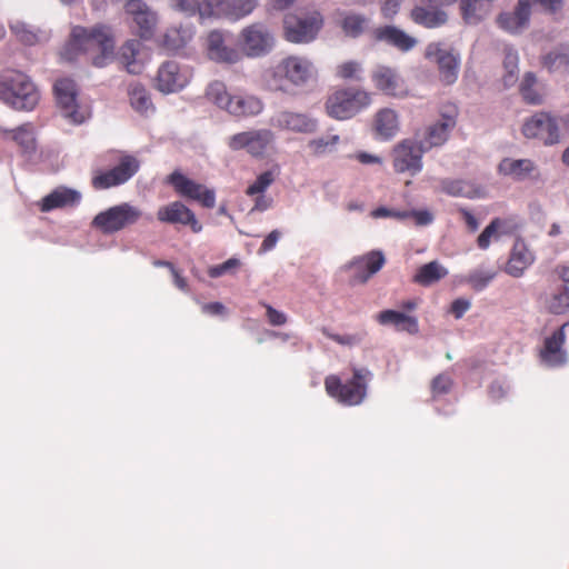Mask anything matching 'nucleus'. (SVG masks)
Listing matches in <instances>:
<instances>
[{
	"mask_svg": "<svg viewBox=\"0 0 569 569\" xmlns=\"http://www.w3.org/2000/svg\"><path fill=\"white\" fill-rule=\"evenodd\" d=\"M114 42L110 31L104 26H96L91 29L74 27L70 41L64 47L61 56L68 61L76 59L79 52L99 50L100 54L92 60L96 67L102 68L113 59Z\"/></svg>",
	"mask_w": 569,
	"mask_h": 569,
	"instance_id": "1",
	"label": "nucleus"
},
{
	"mask_svg": "<svg viewBox=\"0 0 569 569\" xmlns=\"http://www.w3.org/2000/svg\"><path fill=\"white\" fill-rule=\"evenodd\" d=\"M40 99L36 84L23 72L6 70L0 74V100L16 110L30 111Z\"/></svg>",
	"mask_w": 569,
	"mask_h": 569,
	"instance_id": "2",
	"label": "nucleus"
},
{
	"mask_svg": "<svg viewBox=\"0 0 569 569\" xmlns=\"http://www.w3.org/2000/svg\"><path fill=\"white\" fill-rule=\"evenodd\" d=\"M372 373L366 368H353L350 380L342 382L338 376H328L325 386L328 395L345 406H358L367 396V383Z\"/></svg>",
	"mask_w": 569,
	"mask_h": 569,
	"instance_id": "3",
	"label": "nucleus"
},
{
	"mask_svg": "<svg viewBox=\"0 0 569 569\" xmlns=\"http://www.w3.org/2000/svg\"><path fill=\"white\" fill-rule=\"evenodd\" d=\"M316 73L317 69L310 59L302 56L286 57L272 70L274 89L284 91L283 81L295 87H303Z\"/></svg>",
	"mask_w": 569,
	"mask_h": 569,
	"instance_id": "4",
	"label": "nucleus"
},
{
	"mask_svg": "<svg viewBox=\"0 0 569 569\" xmlns=\"http://www.w3.org/2000/svg\"><path fill=\"white\" fill-rule=\"evenodd\" d=\"M371 103V94L359 89L336 91L326 103L327 112L337 120H347L356 116Z\"/></svg>",
	"mask_w": 569,
	"mask_h": 569,
	"instance_id": "5",
	"label": "nucleus"
},
{
	"mask_svg": "<svg viewBox=\"0 0 569 569\" xmlns=\"http://www.w3.org/2000/svg\"><path fill=\"white\" fill-rule=\"evenodd\" d=\"M257 0H202L199 7L201 19H227L238 21L249 16Z\"/></svg>",
	"mask_w": 569,
	"mask_h": 569,
	"instance_id": "6",
	"label": "nucleus"
},
{
	"mask_svg": "<svg viewBox=\"0 0 569 569\" xmlns=\"http://www.w3.org/2000/svg\"><path fill=\"white\" fill-rule=\"evenodd\" d=\"M322 24L323 20L319 12L288 14L283 20L284 37L292 43H309L316 39Z\"/></svg>",
	"mask_w": 569,
	"mask_h": 569,
	"instance_id": "7",
	"label": "nucleus"
},
{
	"mask_svg": "<svg viewBox=\"0 0 569 569\" xmlns=\"http://www.w3.org/2000/svg\"><path fill=\"white\" fill-rule=\"evenodd\" d=\"M425 57L438 66L439 76L443 83L457 81L460 68V54L445 42H431L426 47Z\"/></svg>",
	"mask_w": 569,
	"mask_h": 569,
	"instance_id": "8",
	"label": "nucleus"
},
{
	"mask_svg": "<svg viewBox=\"0 0 569 569\" xmlns=\"http://www.w3.org/2000/svg\"><path fill=\"white\" fill-rule=\"evenodd\" d=\"M269 124L279 131L307 136L316 133L319 129V120L311 113L290 109L274 112L269 119Z\"/></svg>",
	"mask_w": 569,
	"mask_h": 569,
	"instance_id": "9",
	"label": "nucleus"
},
{
	"mask_svg": "<svg viewBox=\"0 0 569 569\" xmlns=\"http://www.w3.org/2000/svg\"><path fill=\"white\" fill-rule=\"evenodd\" d=\"M141 217V211L124 202L98 213L92 224L103 233H113L127 226L136 223Z\"/></svg>",
	"mask_w": 569,
	"mask_h": 569,
	"instance_id": "10",
	"label": "nucleus"
},
{
	"mask_svg": "<svg viewBox=\"0 0 569 569\" xmlns=\"http://www.w3.org/2000/svg\"><path fill=\"white\" fill-rule=\"evenodd\" d=\"M274 140L272 130L257 129L232 134L227 144L232 151L246 150L250 156L261 158Z\"/></svg>",
	"mask_w": 569,
	"mask_h": 569,
	"instance_id": "11",
	"label": "nucleus"
},
{
	"mask_svg": "<svg viewBox=\"0 0 569 569\" xmlns=\"http://www.w3.org/2000/svg\"><path fill=\"white\" fill-rule=\"evenodd\" d=\"M243 53L249 58H259L268 54L274 47V37L270 29L256 22L240 32Z\"/></svg>",
	"mask_w": 569,
	"mask_h": 569,
	"instance_id": "12",
	"label": "nucleus"
},
{
	"mask_svg": "<svg viewBox=\"0 0 569 569\" xmlns=\"http://www.w3.org/2000/svg\"><path fill=\"white\" fill-rule=\"evenodd\" d=\"M427 152L416 140L406 139L399 142L392 151L393 168L399 173L408 172L416 176L422 170V156Z\"/></svg>",
	"mask_w": 569,
	"mask_h": 569,
	"instance_id": "13",
	"label": "nucleus"
},
{
	"mask_svg": "<svg viewBox=\"0 0 569 569\" xmlns=\"http://www.w3.org/2000/svg\"><path fill=\"white\" fill-rule=\"evenodd\" d=\"M191 78L192 70L187 64L166 61L158 69L156 88L162 93H174L187 87Z\"/></svg>",
	"mask_w": 569,
	"mask_h": 569,
	"instance_id": "14",
	"label": "nucleus"
},
{
	"mask_svg": "<svg viewBox=\"0 0 569 569\" xmlns=\"http://www.w3.org/2000/svg\"><path fill=\"white\" fill-rule=\"evenodd\" d=\"M231 34L223 30H211L207 38L204 50L207 57L217 63L234 64L242 58V53L230 44Z\"/></svg>",
	"mask_w": 569,
	"mask_h": 569,
	"instance_id": "15",
	"label": "nucleus"
},
{
	"mask_svg": "<svg viewBox=\"0 0 569 569\" xmlns=\"http://www.w3.org/2000/svg\"><path fill=\"white\" fill-rule=\"evenodd\" d=\"M167 182L183 198L196 200L206 208H213L216 206L214 190L208 189L203 184L189 179L179 170H174L169 174Z\"/></svg>",
	"mask_w": 569,
	"mask_h": 569,
	"instance_id": "16",
	"label": "nucleus"
},
{
	"mask_svg": "<svg viewBox=\"0 0 569 569\" xmlns=\"http://www.w3.org/2000/svg\"><path fill=\"white\" fill-rule=\"evenodd\" d=\"M523 134L529 139H539L545 144H553L560 140L559 121L548 112H538L526 120Z\"/></svg>",
	"mask_w": 569,
	"mask_h": 569,
	"instance_id": "17",
	"label": "nucleus"
},
{
	"mask_svg": "<svg viewBox=\"0 0 569 569\" xmlns=\"http://www.w3.org/2000/svg\"><path fill=\"white\" fill-rule=\"evenodd\" d=\"M53 90L62 116L72 123H82L86 120V114L78 108L76 82L70 78L58 79Z\"/></svg>",
	"mask_w": 569,
	"mask_h": 569,
	"instance_id": "18",
	"label": "nucleus"
},
{
	"mask_svg": "<svg viewBox=\"0 0 569 569\" xmlns=\"http://www.w3.org/2000/svg\"><path fill=\"white\" fill-rule=\"evenodd\" d=\"M139 167L140 163L136 157L122 156L118 166L97 173L92 179V184L96 189H109L123 184L137 173Z\"/></svg>",
	"mask_w": 569,
	"mask_h": 569,
	"instance_id": "19",
	"label": "nucleus"
},
{
	"mask_svg": "<svg viewBox=\"0 0 569 569\" xmlns=\"http://www.w3.org/2000/svg\"><path fill=\"white\" fill-rule=\"evenodd\" d=\"M386 259L380 250H373L369 253L357 257L342 267L345 271H351L352 284L366 283L371 276L377 273L385 264Z\"/></svg>",
	"mask_w": 569,
	"mask_h": 569,
	"instance_id": "20",
	"label": "nucleus"
},
{
	"mask_svg": "<svg viewBox=\"0 0 569 569\" xmlns=\"http://www.w3.org/2000/svg\"><path fill=\"white\" fill-rule=\"evenodd\" d=\"M371 80L375 87L386 96L397 99L409 96L406 82L396 69L378 66L371 73Z\"/></svg>",
	"mask_w": 569,
	"mask_h": 569,
	"instance_id": "21",
	"label": "nucleus"
},
{
	"mask_svg": "<svg viewBox=\"0 0 569 569\" xmlns=\"http://www.w3.org/2000/svg\"><path fill=\"white\" fill-rule=\"evenodd\" d=\"M124 10L132 17L140 38L150 39L158 22L157 13L142 0H128Z\"/></svg>",
	"mask_w": 569,
	"mask_h": 569,
	"instance_id": "22",
	"label": "nucleus"
},
{
	"mask_svg": "<svg viewBox=\"0 0 569 569\" xmlns=\"http://www.w3.org/2000/svg\"><path fill=\"white\" fill-rule=\"evenodd\" d=\"M455 126V116L442 114L439 120L429 124L421 134L417 136V141L426 151H429L435 147H440L447 141L449 133Z\"/></svg>",
	"mask_w": 569,
	"mask_h": 569,
	"instance_id": "23",
	"label": "nucleus"
},
{
	"mask_svg": "<svg viewBox=\"0 0 569 569\" xmlns=\"http://www.w3.org/2000/svg\"><path fill=\"white\" fill-rule=\"evenodd\" d=\"M157 218L162 222L190 226L193 232H200L202 226L194 213L180 201H173L158 210Z\"/></svg>",
	"mask_w": 569,
	"mask_h": 569,
	"instance_id": "24",
	"label": "nucleus"
},
{
	"mask_svg": "<svg viewBox=\"0 0 569 569\" xmlns=\"http://www.w3.org/2000/svg\"><path fill=\"white\" fill-rule=\"evenodd\" d=\"M565 323L550 337L546 338L543 349L540 351L541 361L548 367H559L567 362V353L562 349L566 340Z\"/></svg>",
	"mask_w": 569,
	"mask_h": 569,
	"instance_id": "25",
	"label": "nucleus"
},
{
	"mask_svg": "<svg viewBox=\"0 0 569 569\" xmlns=\"http://www.w3.org/2000/svg\"><path fill=\"white\" fill-rule=\"evenodd\" d=\"M533 252L528 248L523 240L517 239L507 262L506 272L511 277L519 278L533 263Z\"/></svg>",
	"mask_w": 569,
	"mask_h": 569,
	"instance_id": "26",
	"label": "nucleus"
},
{
	"mask_svg": "<svg viewBox=\"0 0 569 569\" xmlns=\"http://www.w3.org/2000/svg\"><path fill=\"white\" fill-rule=\"evenodd\" d=\"M530 16L527 0H518L513 12H503L498 17V24L510 33H518L528 27Z\"/></svg>",
	"mask_w": 569,
	"mask_h": 569,
	"instance_id": "27",
	"label": "nucleus"
},
{
	"mask_svg": "<svg viewBox=\"0 0 569 569\" xmlns=\"http://www.w3.org/2000/svg\"><path fill=\"white\" fill-rule=\"evenodd\" d=\"M142 43L137 39L127 40L117 53V60L130 74H140L143 71V62L140 58Z\"/></svg>",
	"mask_w": 569,
	"mask_h": 569,
	"instance_id": "28",
	"label": "nucleus"
},
{
	"mask_svg": "<svg viewBox=\"0 0 569 569\" xmlns=\"http://www.w3.org/2000/svg\"><path fill=\"white\" fill-rule=\"evenodd\" d=\"M263 108L264 104L258 97L248 93H239L232 96L227 112L233 117L248 118L260 114Z\"/></svg>",
	"mask_w": 569,
	"mask_h": 569,
	"instance_id": "29",
	"label": "nucleus"
},
{
	"mask_svg": "<svg viewBox=\"0 0 569 569\" xmlns=\"http://www.w3.org/2000/svg\"><path fill=\"white\" fill-rule=\"evenodd\" d=\"M499 173L522 181L536 177L537 167L530 159L505 158L498 166Z\"/></svg>",
	"mask_w": 569,
	"mask_h": 569,
	"instance_id": "30",
	"label": "nucleus"
},
{
	"mask_svg": "<svg viewBox=\"0 0 569 569\" xmlns=\"http://www.w3.org/2000/svg\"><path fill=\"white\" fill-rule=\"evenodd\" d=\"M373 129L379 139H392L400 129L398 112L390 108L379 110L375 116Z\"/></svg>",
	"mask_w": 569,
	"mask_h": 569,
	"instance_id": "31",
	"label": "nucleus"
},
{
	"mask_svg": "<svg viewBox=\"0 0 569 569\" xmlns=\"http://www.w3.org/2000/svg\"><path fill=\"white\" fill-rule=\"evenodd\" d=\"M438 7L435 4L431 7L416 6L410 12V18L415 23L428 29L441 27L447 22L448 16Z\"/></svg>",
	"mask_w": 569,
	"mask_h": 569,
	"instance_id": "32",
	"label": "nucleus"
},
{
	"mask_svg": "<svg viewBox=\"0 0 569 569\" xmlns=\"http://www.w3.org/2000/svg\"><path fill=\"white\" fill-rule=\"evenodd\" d=\"M495 0H460L462 18L468 24H478L485 20Z\"/></svg>",
	"mask_w": 569,
	"mask_h": 569,
	"instance_id": "33",
	"label": "nucleus"
},
{
	"mask_svg": "<svg viewBox=\"0 0 569 569\" xmlns=\"http://www.w3.org/2000/svg\"><path fill=\"white\" fill-rule=\"evenodd\" d=\"M377 38L396 47L401 51H409L417 44V39L406 33L403 30L387 26L377 30Z\"/></svg>",
	"mask_w": 569,
	"mask_h": 569,
	"instance_id": "34",
	"label": "nucleus"
},
{
	"mask_svg": "<svg viewBox=\"0 0 569 569\" xmlns=\"http://www.w3.org/2000/svg\"><path fill=\"white\" fill-rule=\"evenodd\" d=\"M80 193L72 189L59 188L42 199L41 210L47 212L57 208L73 206L80 201Z\"/></svg>",
	"mask_w": 569,
	"mask_h": 569,
	"instance_id": "35",
	"label": "nucleus"
},
{
	"mask_svg": "<svg viewBox=\"0 0 569 569\" xmlns=\"http://www.w3.org/2000/svg\"><path fill=\"white\" fill-rule=\"evenodd\" d=\"M130 106L142 116H149L154 111L149 91L139 82H131L128 86Z\"/></svg>",
	"mask_w": 569,
	"mask_h": 569,
	"instance_id": "36",
	"label": "nucleus"
},
{
	"mask_svg": "<svg viewBox=\"0 0 569 569\" xmlns=\"http://www.w3.org/2000/svg\"><path fill=\"white\" fill-rule=\"evenodd\" d=\"M542 66L550 72L569 73V46L561 44L542 57Z\"/></svg>",
	"mask_w": 569,
	"mask_h": 569,
	"instance_id": "37",
	"label": "nucleus"
},
{
	"mask_svg": "<svg viewBox=\"0 0 569 569\" xmlns=\"http://www.w3.org/2000/svg\"><path fill=\"white\" fill-rule=\"evenodd\" d=\"M6 132L9 133L10 138L21 148L23 154L30 157L36 152V133L31 123H23Z\"/></svg>",
	"mask_w": 569,
	"mask_h": 569,
	"instance_id": "38",
	"label": "nucleus"
},
{
	"mask_svg": "<svg viewBox=\"0 0 569 569\" xmlns=\"http://www.w3.org/2000/svg\"><path fill=\"white\" fill-rule=\"evenodd\" d=\"M340 142V136L326 133L310 139L307 142V149L316 158H322L337 151Z\"/></svg>",
	"mask_w": 569,
	"mask_h": 569,
	"instance_id": "39",
	"label": "nucleus"
},
{
	"mask_svg": "<svg viewBox=\"0 0 569 569\" xmlns=\"http://www.w3.org/2000/svg\"><path fill=\"white\" fill-rule=\"evenodd\" d=\"M378 320L381 325H393L398 329L406 330L409 333L418 332L417 319L399 311L385 310L379 313Z\"/></svg>",
	"mask_w": 569,
	"mask_h": 569,
	"instance_id": "40",
	"label": "nucleus"
},
{
	"mask_svg": "<svg viewBox=\"0 0 569 569\" xmlns=\"http://www.w3.org/2000/svg\"><path fill=\"white\" fill-rule=\"evenodd\" d=\"M447 274V268L435 260L421 266L413 280L421 286L428 287L443 279Z\"/></svg>",
	"mask_w": 569,
	"mask_h": 569,
	"instance_id": "41",
	"label": "nucleus"
},
{
	"mask_svg": "<svg viewBox=\"0 0 569 569\" xmlns=\"http://www.w3.org/2000/svg\"><path fill=\"white\" fill-rule=\"evenodd\" d=\"M194 28L191 24H181L167 30L164 34V44L170 50H179L192 40Z\"/></svg>",
	"mask_w": 569,
	"mask_h": 569,
	"instance_id": "42",
	"label": "nucleus"
},
{
	"mask_svg": "<svg viewBox=\"0 0 569 569\" xmlns=\"http://www.w3.org/2000/svg\"><path fill=\"white\" fill-rule=\"evenodd\" d=\"M11 30L21 42L28 46H32L48 39V33L46 31L36 29L34 27L21 21L12 23Z\"/></svg>",
	"mask_w": 569,
	"mask_h": 569,
	"instance_id": "43",
	"label": "nucleus"
},
{
	"mask_svg": "<svg viewBox=\"0 0 569 569\" xmlns=\"http://www.w3.org/2000/svg\"><path fill=\"white\" fill-rule=\"evenodd\" d=\"M518 52L510 47H506L503 58L505 74L502 77V81L506 88L512 87L518 81Z\"/></svg>",
	"mask_w": 569,
	"mask_h": 569,
	"instance_id": "44",
	"label": "nucleus"
},
{
	"mask_svg": "<svg viewBox=\"0 0 569 569\" xmlns=\"http://www.w3.org/2000/svg\"><path fill=\"white\" fill-rule=\"evenodd\" d=\"M207 98L223 110H228L233 94L228 93L227 88L221 81L211 82L206 91Z\"/></svg>",
	"mask_w": 569,
	"mask_h": 569,
	"instance_id": "45",
	"label": "nucleus"
},
{
	"mask_svg": "<svg viewBox=\"0 0 569 569\" xmlns=\"http://www.w3.org/2000/svg\"><path fill=\"white\" fill-rule=\"evenodd\" d=\"M496 270L479 267L468 274L466 281L476 291H482L496 278Z\"/></svg>",
	"mask_w": 569,
	"mask_h": 569,
	"instance_id": "46",
	"label": "nucleus"
},
{
	"mask_svg": "<svg viewBox=\"0 0 569 569\" xmlns=\"http://www.w3.org/2000/svg\"><path fill=\"white\" fill-rule=\"evenodd\" d=\"M536 82V74L533 72H527L520 83V92L523 99L531 104H538L541 101V97L533 90Z\"/></svg>",
	"mask_w": 569,
	"mask_h": 569,
	"instance_id": "47",
	"label": "nucleus"
},
{
	"mask_svg": "<svg viewBox=\"0 0 569 569\" xmlns=\"http://www.w3.org/2000/svg\"><path fill=\"white\" fill-rule=\"evenodd\" d=\"M362 64L353 60L342 62L337 67V76L345 80L359 81L362 79Z\"/></svg>",
	"mask_w": 569,
	"mask_h": 569,
	"instance_id": "48",
	"label": "nucleus"
},
{
	"mask_svg": "<svg viewBox=\"0 0 569 569\" xmlns=\"http://www.w3.org/2000/svg\"><path fill=\"white\" fill-rule=\"evenodd\" d=\"M276 173L273 170H268L260 173L254 182L247 189L248 196L262 194L273 183Z\"/></svg>",
	"mask_w": 569,
	"mask_h": 569,
	"instance_id": "49",
	"label": "nucleus"
},
{
	"mask_svg": "<svg viewBox=\"0 0 569 569\" xmlns=\"http://www.w3.org/2000/svg\"><path fill=\"white\" fill-rule=\"evenodd\" d=\"M548 309L555 315H562L569 309V288H562L552 295L548 302Z\"/></svg>",
	"mask_w": 569,
	"mask_h": 569,
	"instance_id": "50",
	"label": "nucleus"
},
{
	"mask_svg": "<svg viewBox=\"0 0 569 569\" xmlns=\"http://www.w3.org/2000/svg\"><path fill=\"white\" fill-rule=\"evenodd\" d=\"M442 190L453 197H471V187L463 180H443Z\"/></svg>",
	"mask_w": 569,
	"mask_h": 569,
	"instance_id": "51",
	"label": "nucleus"
},
{
	"mask_svg": "<svg viewBox=\"0 0 569 569\" xmlns=\"http://www.w3.org/2000/svg\"><path fill=\"white\" fill-rule=\"evenodd\" d=\"M502 222L499 219H493L479 234L477 239L478 247L482 250L489 248L491 239H497V231L501 227Z\"/></svg>",
	"mask_w": 569,
	"mask_h": 569,
	"instance_id": "52",
	"label": "nucleus"
},
{
	"mask_svg": "<svg viewBox=\"0 0 569 569\" xmlns=\"http://www.w3.org/2000/svg\"><path fill=\"white\" fill-rule=\"evenodd\" d=\"M322 333L325 336H327L328 338L332 339L333 341H336L337 343H339L341 346H347V347H353V346L359 345L366 336L365 332H356V333H351V335H337V333L330 332L326 328L322 329Z\"/></svg>",
	"mask_w": 569,
	"mask_h": 569,
	"instance_id": "53",
	"label": "nucleus"
},
{
	"mask_svg": "<svg viewBox=\"0 0 569 569\" xmlns=\"http://www.w3.org/2000/svg\"><path fill=\"white\" fill-rule=\"evenodd\" d=\"M366 19L360 14H349L343 19V30L350 36H358L362 32Z\"/></svg>",
	"mask_w": 569,
	"mask_h": 569,
	"instance_id": "54",
	"label": "nucleus"
},
{
	"mask_svg": "<svg viewBox=\"0 0 569 569\" xmlns=\"http://www.w3.org/2000/svg\"><path fill=\"white\" fill-rule=\"evenodd\" d=\"M408 210H393L386 207H379L371 211V217L379 219V218H393L397 220H406L409 218V213H407Z\"/></svg>",
	"mask_w": 569,
	"mask_h": 569,
	"instance_id": "55",
	"label": "nucleus"
},
{
	"mask_svg": "<svg viewBox=\"0 0 569 569\" xmlns=\"http://www.w3.org/2000/svg\"><path fill=\"white\" fill-rule=\"evenodd\" d=\"M451 386V377L447 373H440L432 380L431 389L433 395H443L449 392Z\"/></svg>",
	"mask_w": 569,
	"mask_h": 569,
	"instance_id": "56",
	"label": "nucleus"
},
{
	"mask_svg": "<svg viewBox=\"0 0 569 569\" xmlns=\"http://www.w3.org/2000/svg\"><path fill=\"white\" fill-rule=\"evenodd\" d=\"M240 261L236 258H230L221 264L213 266L209 269V276L218 278L227 273L230 269L237 268Z\"/></svg>",
	"mask_w": 569,
	"mask_h": 569,
	"instance_id": "57",
	"label": "nucleus"
},
{
	"mask_svg": "<svg viewBox=\"0 0 569 569\" xmlns=\"http://www.w3.org/2000/svg\"><path fill=\"white\" fill-rule=\"evenodd\" d=\"M407 213L415 219L417 226H428L433 221V214L429 210H410Z\"/></svg>",
	"mask_w": 569,
	"mask_h": 569,
	"instance_id": "58",
	"label": "nucleus"
},
{
	"mask_svg": "<svg viewBox=\"0 0 569 569\" xmlns=\"http://www.w3.org/2000/svg\"><path fill=\"white\" fill-rule=\"evenodd\" d=\"M272 206H273V199L271 197L266 196L264 193L257 194V198L254 199V204L250 212H254V211L264 212V211L269 210L270 208H272Z\"/></svg>",
	"mask_w": 569,
	"mask_h": 569,
	"instance_id": "59",
	"label": "nucleus"
},
{
	"mask_svg": "<svg viewBox=\"0 0 569 569\" xmlns=\"http://www.w3.org/2000/svg\"><path fill=\"white\" fill-rule=\"evenodd\" d=\"M174 7L188 14L199 12L200 2L198 0H173Z\"/></svg>",
	"mask_w": 569,
	"mask_h": 569,
	"instance_id": "60",
	"label": "nucleus"
},
{
	"mask_svg": "<svg viewBox=\"0 0 569 569\" xmlns=\"http://www.w3.org/2000/svg\"><path fill=\"white\" fill-rule=\"evenodd\" d=\"M471 307V302L468 299L458 298L451 303L450 311L457 319H460Z\"/></svg>",
	"mask_w": 569,
	"mask_h": 569,
	"instance_id": "61",
	"label": "nucleus"
},
{
	"mask_svg": "<svg viewBox=\"0 0 569 569\" xmlns=\"http://www.w3.org/2000/svg\"><path fill=\"white\" fill-rule=\"evenodd\" d=\"M267 318L272 326H282L287 322V317L283 312L276 310L271 306H266Z\"/></svg>",
	"mask_w": 569,
	"mask_h": 569,
	"instance_id": "62",
	"label": "nucleus"
},
{
	"mask_svg": "<svg viewBox=\"0 0 569 569\" xmlns=\"http://www.w3.org/2000/svg\"><path fill=\"white\" fill-rule=\"evenodd\" d=\"M280 231L278 230H272L263 240V242L261 243V247L259 249V252H268L270 250H272L277 242L279 241L280 239Z\"/></svg>",
	"mask_w": 569,
	"mask_h": 569,
	"instance_id": "63",
	"label": "nucleus"
},
{
	"mask_svg": "<svg viewBox=\"0 0 569 569\" xmlns=\"http://www.w3.org/2000/svg\"><path fill=\"white\" fill-rule=\"evenodd\" d=\"M563 0H527L528 6L530 9L533 6L539 4L542 9L548 11H556L558 8L561 7Z\"/></svg>",
	"mask_w": 569,
	"mask_h": 569,
	"instance_id": "64",
	"label": "nucleus"
}]
</instances>
